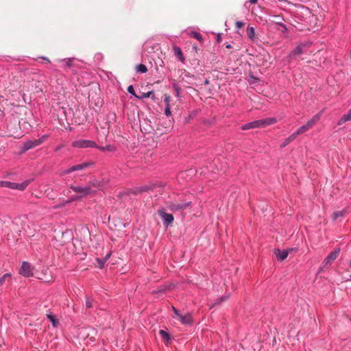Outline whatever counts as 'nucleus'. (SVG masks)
Wrapping results in <instances>:
<instances>
[{"instance_id":"423d86ee","label":"nucleus","mask_w":351,"mask_h":351,"mask_svg":"<svg viewBox=\"0 0 351 351\" xmlns=\"http://www.w3.org/2000/svg\"><path fill=\"white\" fill-rule=\"evenodd\" d=\"M93 164L91 162H83L82 164H78V165H73L65 170H63L62 171H61L60 173V176H64L65 175H67V174H69L73 171H81V170H83L86 168H88L89 167H90Z\"/></svg>"},{"instance_id":"f8f14e48","label":"nucleus","mask_w":351,"mask_h":351,"mask_svg":"<svg viewBox=\"0 0 351 351\" xmlns=\"http://www.w3.org/2000/svg\"><path fill=\"white\" fill-rule=\"evenodd\" d=\"M70 188L75 193H80V196L83 197L91 193V189L90 186H79L71 185Z\"/></svg>"},{"instance_id":"f3484780","label":"nucleus","mask_w":351,"mask_h":351,"mask_svg":"<svg viewBox=\"0 0 351 351\" xmlns=\"http://www.w3.org/2000/svg\"><path fill=\"white\" fill-rule=\"evenodd\" d=\"M173 49L175 56L177 57V58L182 63H184L185 58L182 53L181 49L179 47L174 46Z\"/></svg>"},{"instance_id":"f03ea898","label":"nucleus","mask_w":351,"mask_h":351,"mask_svg":"<svg viewBox=\"0 0 351 351\" xmlns=\"http://www.w3.org/2000/svg\"><path fill=\"white\" fill-rule=\"evenodd\" d=\"M165 184L162 182H155L143 184L139 186H135L131 189V193L135 195L141 194L153 190L156 187H163Z\"/></svg>"},{"instance_id":"6ab92c4d","label":"nucleus","mask_w":351,"mask_h":351,"mask_svg":"<svg viewBox=\"0 0 351 351\" xmlns=\"http://www.w3.org/2000/svg\"><path fill=\"white\" fill-rule=\"evenodd\" d=\"M298 135L296 134V133L294 132L293 133H292L289 136H288L287 138H286L284 141L282 142V143L281 144L280 147H286L287 145H288L291 142L293 141L296 138H297Z\"/></svg>"},{"instance_id":"2f4dec72","label":"nucleus","mask_w":351,"mask_h":351,"mask_svg":"<svg viewBox=\"0 0 351 351\" xmlns=\"http://www.w3.org/2000/svg\"><path fill=\"white\" fill-rule=\"evenodd\" d=\"M152 93H153L152 91H149L147 93H143L141 95L136 96V97L138 98V99H140L148 98V97H150V95Z\"/></svg>"},{"instance_id":"e433bc0d","label":"nucleus","mask_w":351,"mask_h":351,"mask_svg":"<svg viewBox=\"0 0 351 351\" xmlns=\"http://www.w3.org/2000/svg\"><path fill=\"white\" fill-rule=\"evenodd\" d=\"M128 92L129 93H130L131 95H132L133 96H134L136 97V96H137L138 95L136 94L135 93V90H134V88L133 87L132 85H130L128 87Z\"/></svg>"},{"instance_id":"a18cd8bd","label":"nucleus","mask_w":351,"mask_h":351,"mask_svg":"<svg viewBox=\"0 0 351 351\" xmlns=\"http://www.w3.org/2000/svg\"><path fill=\"white\" fill-rule=\"evenodd\" d=\"M226 47L227 49H230V48H232V45L228 43V44L226 45Z\"/></svg>"},{"instance_id":"c756f323","label":"nucleus","mask_w":351,"mask_h":351,"mask_svg":"<svg viewBox=\"0 0 351 351\" xmlns=\"http://www.w3.org/2000/svg\"><path fill=\"white\" fill-rule=\"evenodd\" d=\"M136 70L141 73H145L147 71V66L143 64H140L136 66Z\"/></svg>"},{"instance_id":"39448f33","label":"nucleus","mask_w":351,"mask_h":351,"mask_svg":"<svg viewBox=\"0 0 351 351\" xmlns=\"http://www.w3.org/2000/svg\"><path fill=\"white\" fill-rule=\"evenodd\" d=\"M71 145L75 148H95L97 147V144L95 141L86 139L74 141L71 143Z\"/></svg>"},{"instance_id":"58836bf2","label":"nucleus","mask_w":351,"mask_h":351,"mask_svg":"<svg viewBox=\"0 0 351 351\" xmlns=\"http://www.w3.org/2000/svg\"><path fill=\"white\" fill-rule=\"evenodd\" d=\"M80 198H81V196H80V195L73 196V197H71L69 200H67L66 202V204H69L72 202L77 201V200L80 199Z\"/></svg>"},{"instance_id":"ddd939ff","label":"nucleus","mask_w":351,"mask_h":351,"mask_svg":"<svg viewBox=\"0 0 351 351\" xmlns=\"http://www.w3.org/2000/svg\"><path fill=\"white\" fill-rule=\"evenodd\" d=\"M37 142H38L37 139L34 140V141L30 140V141H25L21 148V152L25 153L29 149L38 146L39 144Z\"/></svg>"},{"instance_id":"393cba45","label":"nucleus","mask_w":351,"mask_h":351,"mask_svg":"<svg viewBox=\"0 0 351 351\" xmlns=\"http://www.w3.org/2000/svg\"><path fill=\"white\" fill-rule=\"evenodd\" d=\"M11 274L6 273L0 278V287L2 286L5 282H10Z\"/></svg>"},{"instance_id":"b1692460","label":"nucleus","mask_w":351,"mask_h":351,"mask_svg":"<svg viewBox=\"0 0 351 351\" xmlns=\"http://www.w3.org/2000/svg\"><path fill=\"white\" fill-rule=\"evenodd\" d=\"M348 213L346 208L343 209L342 210L335 211L332 214L333 220H337L339 217L344 216Z\"/></svg>"},{"instance_id":"aec40b11","label":"nucleus","mask_w":351,"mask_h":351,"mask_svg":"<svg viewBox=\"0 0 351 351\" xmlns=\"http://www.w3.org/2000/svg\"><path fill=\"white\" fill-rule=\"evenodd\" d=\"M351 121V108L348 113L343 114L341 119L338 121L337 125H341L344 123Z\"/></svg>"},{"instance_id":"f257e3e1","label":"nucleus","mask_w":351,"mask_h":351,"mask_svg":"<svg viewBox=\"0 0 351 351\" xmlns=\"http://www.w3.org/2000/svg\"><path fill=\"white\" fill-rule=\"evenodd\" d=\"M277 122V119L274 117H269L259 120H255L243 125L241 128L242 130H247L254 128H265Z\"/></svg>"},{"instance_id":"0eeeda50","label":"nucleus","mask_w":351,"mask_h":351,"mask_svg":"<svg viewBox=\"0 0 351 351\" xmlns=\"http://www.w3.org/2000/svg\"><path fill=\"white\" fill-rule=\"evenodd\" d=\"M191 204V202L185 203H175L173 202H168L167 203L168 208L172 212H177L185 210L186 208L190 206Z\"/></svg>"},{"instance_id":"c9c22d12","label":"nucleus","mask_w":351,"mask_h":351,"mask_svg":"<svg viewBox=\"0 0 351 351\" xmlns=\"http://www.w3.org/2000/svg\"><path fill=\"white\" fill-rule=\"evenodd\" d=\"M49 138L48 134H44L40 138L37 139L39 145H41L45 141H46Z\"/></svg>"},{"instance_id":"9b49d317","label":"nucleus","mask_w":351,"mask_h":351,"mask_svg":"<svg viewBox=\"0 0 351 351\" xmlns=\"http://www.w3.org/2000/svg\"><path fill=\"white\" fill-rule=\"evenodd\" d=\"M309 45L306 43L299 44L294 49H293L288 56L290 59L294 58L295 56H300L304 52V48L308 47Z\"/></svg>"},{"instance_id":"f704fd0d","label":"nucleus","mask_w":351,"mask_h":351,"mask_svg":"<svg viewBox=\"0 0 351 351\" xmlns=\"http://www.w3.org/2000/svg\"><path fill=\"white\" fill-rule=\"evenodd\" d=\"M73 58H66L62 60V61L65 62V66L66 67L70 68L73 64Z\"/></svg>"},{"instance_id":"412c9836","label":"nucleus","mask_w":351,"mask_h":351,"mask_svg":"<svg viewBox=\"0 0 351 351\" xmlns=\"http://www.w3.org/2000/svg\"><path fill=\"white\" fill-rule=\"evenodd\" d=\"M111 256V253L109 252L104 258H96V261L98 264V267L99 268H103L104 267V265L106 264V263L107 262V261L109 259V258Z\"/></svg>"},{"instance_id":"49530a36","label":"nucleus","mask_w":351,"mask_h":351,"mask_svg":"<svg viewBox=\"0 0 351 351\" xmlns=\"http://www.w3.org/2000/svg\"><path fill=\"white\" fill-rule=\"evenodd\" d=\"M43 60H46L47 62H50L49 60L46 57H41Z\"/></svg>"},{"instance_id":"de8ad7c7","label":"nucleus","mask_w":351,"mask_h":351,"mask_svg":"<svg viewBox=\"0 0 351 351\" xmlns=\"http://www.w3.org/2000/svg\"><path fill=\"white\" fill-rule=\"evenodd\" d=\"M205 83H206V84H208V81L206 80L205 81Z\"/></svg>"},{"instance_id":"20e7f679","label":"nucleus","mask_w":351,"mask_h":351,"mask_svg":"<svg viewBox=\"0 0 351 351\" xmlns=\"http://www.w3.org/2000/svg\"><path fill=\"white\" fill-rule=\"evenodd\" d=\"M172 310L174 313L175 317L179 319V321L184 325H191L193 322V317L191 313L182 315L180 311L173 306H172Z\"/></svg>"},{"instance_id":"37998d69","label":"nucleus","mask_w":351,"mask_h":351,"mask_svg":"<svg viewBox=\"0 0 351 351\" xmlns=\"http://www.w3.org/2000/svg\"><path fill=\"white\" fill-rule=\"evenodd\" d=\"M221 40V35L220 34H218L217 35V43H219Z\"/></svg>"},{"instance_id":"c03bdc74","label":"nucleus","mask_w":351,"mask_h":351,"mask_svg":"<svg viewBox=\"0 0 351 351\" xmlns=\"http://www.w3.org/2000/svg\"><path fill=\"white\" fill-rule=\"evenodd\" d=\"M257 1H258V0H250L249 3L251 4H254V3H257Z\"/></svg>"},{"instance_id":"473e14b6","label":"nucleus","mask_w":351,"mask_h":351,"mask_svg":"<svg viewBox=\"0 0 351 351\" xmlns=\"http://www.w3.org/2000/svg\"><path fill=\"white\" fill-rule=\"evenodd\" d=\"M191 35L193 36V38H196L199 42H202L203 41L202 36V35L199 32H191Z\"/></svg>"},{"instance_id":"a878e982","label":"nucleus","mask_w":351,"mask_h":351,"mask_svg":"<svg viewBox=\"0 0 351 351\" xmlns=\"http://www.w3.org/2000/svg\"><path fill=\"white\" fill-rule=\"evenodd\" d=\"M172 87L175 91L176 97L178 98H180L181 97V88L180 87L178 84H177L176 82H174L172 84Z\"/></svg>"},{"instance_id":"dca6fc26","label":"nucleus","mask_w":351,"mask_h":351,"mask_svg":"<svg viewBox=\"0 0 351 351\" xmlns=\"http://www.w3.org/2000/svg\"><path fill=\"white\" fill-rule=\"evenodd\" d=\"M173 286V284H167L163 285L160 287H159L158 289L152 291V294H158L160 293H165L167 291L171 289V287Z\"/></svg>"},{"instance_id":"a19ab883","label":"nucleus","mask_w":351,"mask_h":351,"mask_svg":"<svg viewBox=\"0 0 351 351\" xmlns=\"http://www.w3.org/2000/svg\"><path fill=\"white\" fill-rule=\"evenodd\" d=\"M274 18L276 19V21H281L282 20H283L282 17H281L280 15H274Z\"/></svg>"},{"instance_id":"5701e85b","label":"nucleus","mask_w":351,"mask_h":351,"mask_svg":"<svg viewBox=\"0 0 351 351\" xmlns=\"http://www.w3.org/2000/svg\"><path fill=\"white\" fill-rule=\"evenodd\" d=\"M95 148L99 149L101 152L108 151V152H114L116 150V147L111 145H107L106 146H99Z\"/></svg>"},{"instance_id":"bb28decb","label":"nucleus","mask_w":351,"mask_h":351,"mask_svg":"<svg viewBox=\"0 0 351 351\" xmlns=\"http://www.w3.org/2000/svg\"><path fill=\"white\" fill-rule=\"evenodd\" d=\"M47 317L50 320L53 327L56 328L58 326V320L55 318L51 313L47 314Z\"/></svg>"},{"instance_id":"c85d7f7f","label":"nucleus","mask_w":351,"mask_h":351,"mask_svg":"<svg viewBox=\"0 0 351 351\" xmlns=\"http://www.w3.org/2000/svg\"><path fill=\"white\" fill-rule=\"evenodd\" d=\"M0 186H7L12 189H16V183L11 182H0Z\"/></svg>"},{"instance_id":"9d476101","label":"nucleus","mask_w":351,"mask_h":351,"mask_svg":"<svg viewBox=\"0 0 351 351\" xmlns=\"http://www.w3.org/2000/svg\"><path fill=\"white\" fill-rule=\"evenodd\" d=\"M341 249L339 247L336 248L334 251L331 252L324 260L322 264L324 267H327L330 266L332 263L337 258L339 255Z\"/></svg>"},{"instance_id":"cd10ccee","label":"nucleus","mask_w":351,"mask_h":351,"mask_svg":"<svg viewBox=\"0 0 351 351\" xmlns=\"http://www.w3.org/2000/svg\"><path fill=\"white\" fill-rule=\"evenodd\" d=\"M159 334L161 337V338L165 341H166L167 343L169 342V341L170 340V335L169 334L164 330H159Z\"/></svg>"},{"instance_id":"79ce46f5","label":"nucleus","mask_w":351,"mask_h":351,"mask_svg":"<svg viewBox=\"0 0 351 351\" xmlns=\"http://www.w3.org/2000/svg\"><path fill=\"white\" fill-rule=\"evenodd\" d=\"M63 147H64V145H61L57 146V147H56V149H55V151H56V152H58V151H59L60 149H62Z\"/></svg>"},{"instance_id":"8fccbe9b","label":"nucleus","mask_w":351,"mask_h":351,"mask_svg":"<svg viewBox=\"0 0 351 351\" xmlns=\"http://www.w3.org/2000/svg\"><path fill=\"white\" fill-rule=\"evenodd\" d=\"M350 265H351V261H350Z\"/></svg>"},{"instance_id":"72a5a7b5","label":"nucleus","mask_w":351,"mask_h":351,"mask_svg":"<svg viewBox=\"0 0 351 351\" xmlns=\"http://www.w3.org/2000/svg\"><path fill=\"white\" fill-rule=\"evenodd\" d=\"M27 185H28V183L27 182L21 183V184L16 183V189L23 191L27 186Z\"/></svg>"},{"instance_id":"1a4fd4ad","label":"nucleus","mask_w":351,"mask_h":351,"mask_svg":"<svg viewBox=\"0 0 351 351\" xmlns=\"http://www.w3.org/2000/svg\"><path fill=\"white\" fill-rule=\"evenodd\" d=\"M159 216L161 217L163 225L165 227L169 226L173 221L174 218L173 215L167 213L165 208H161L158 210Z\"/></svg>"},{"instance_id":"a211bd4d","label":"nucleus","mask_w":351,"mask_h":351,"mask_svg":"<svg viewBox=\"0 0 351 351\" xmlns=\"http://www.w3.org/2000/svg\"><path fill=\"white\" fill-rule=\"evenodd\" d=\"M288 255H289V250H280L278 249L276 252V256L278 260H279V261L285 260V258H287Z\"/></svg>"},{"instance_id":"4be33fe9","label":"nucleus","mask_w":351,"mask_h":351,"mask_svg":"<svg viewBox=\"0 0 351 351\" xmlns=\"http://www.w3.org/2000/svg\"><path fill=\"white\" fill-rule=\"evenodd\" d=\"M229 297H230V295L228 294V295H225L223 296H221V297L217 298V300H215V301L213 303L210 304V308H212L214 306H215L216 305L220 304L221 302L228 300L229 298Z\"/></svg>"},{"instance_id":"09e8293b","label":"nucleus","mask_w":351,"mask_h":351,"mask_svg":"<svg viewBox=\"0 0 351 351\" xmlns=\"http://www.w3.org/2000/svg\"><path fill=\"white\" fill-rule=\"evenodd\" d=\"M350 280H351V275L350 276Z\"/></svg>"},{"instance_id":"ea45409f","label":"nucleus","mask_w":351,"mask_h":351,"mask_svg":"<svg viewBox=\"0 0 351 351\" xmlns=\"http://www.w3.org/2000/svg\"><path fill=\"white\" fill-rule=\"evenodd\" d=\"M236 27L239 29L242 28L244 25V23L242 21H237L235 23Z\"/></svg>"},{"instance_id":"4468645a","label":"nucleus","mask_w":351,"mask_h":351,"mask_svg":"<svg viewBox=\"0 0 351 351\" xmlns=\"http://www.w3.org/2000/svg\"><path fill=\"white\" fill-rule=\"evenodd\" d=\"M170 102H171V97L168 95H165V96H164V103L165 104V114L167 117H170L171 115Z\"/></svg>"},{"instance_id":"7ed1b4c3","label":"nucleus","mask_w":351,"mask_h":351,"mask_svg":"<svg viewBox=\"0 0 351 351\" xmlns=\"http://www.w3.org/2000/svg\"><path fill=\"white\" fill-rule=\"evenodd\" d=\"M321 116L322 112H319L314 115L310 120L306 122V123L298 128V130L295 132L296 134L298 136L309 130L318 122L321 118Z\"/></svg>"},{"instance_id":"6e6552de","label":"nucleus","mask_w":351,"mask_h":351,"mask_svg":"<svg viewBox=\"0 0 351 351\" xmlns=\"http://www.w3.org/2000/svg\"><path fill=\"white\" fill-rule=\"evenodd\" d=\"M19 274L25 277L32 276L34 275V267L29 263L23 261Z\"/></svg>"},{"instance_id":"2eb2a0df","label":"nucleus","mask_w":351,"mask_h":351,"mask_svg":"<svg viewBox=\"0 0 351 351\" xmlns=\"http://www.w3.org/2000/svg\"><path fill=\"white\" fill-rule=\"evenodd\" d=\"M246 33L248 38L254 43H257L258 38L256 36L255 29L253 27L247 26Z\"/></svg>"},{"instance_id":"7c9ffc66","label":"nucleus","mask_w":351,"mask_h":351,"mask_svg":"<svg viewBox=\"0 0 351 351\" xmlns=\"http://www.w3.org/2000/svg\"><path fill=\"white\" fill-rule=\"evenodd\" d=\"M275 24L280 26L282 27V32L283 34H287L288 32L287 27L285 23H283L282 21H274Z\"/></svg>"},{"instance_id":"4c0bfd02","label":"nucleus","mask_w":351,"mask_h":351,"mask_svg":"<svg viewBox=\"0 0 351 351\" xmlns=\"http://www.w3.org/2000/svg\"><path fill=\"white\" fill-rule=\"evenodd\" d=\"M85 305L87 308H92L93 307V300L89 298H86Z\"/></svg>"}]
</instances>
